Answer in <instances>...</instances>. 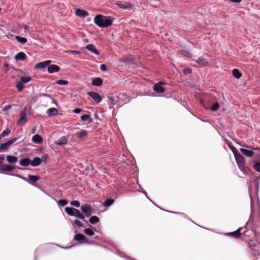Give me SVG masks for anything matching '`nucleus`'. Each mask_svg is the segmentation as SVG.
Returning <instances> with one entry per match:
<instances>
[{
  "label": "nucleus",
  "mask_w": 260,
  "mask_h": 260,
  "mask_svg": "<svg viewBox=\"0 0 260 260\" xmlns=\"http://www.w3.org/2000/svg\"><path fill=\"white\" fill-rule=\"evenodd\" d=\"M73 53H79V51H71Z\"/></svg>",
  "instance_id": "52"
},
{
  "label": "nucleus",
  "mask_w": 260,
  "mask_h": 260,
  "mask_svg": "<svg viewBox=\"0 0 260 260\" xmlns=\"http://www.w3.org/2000/svg\"><path fill=\"white\" fill-rule=\"evenodd\" d=\"M85 238V236L81 234L76 235L74 237V239L78 241H81Z\"/></svg>",
  "instance_id": "33"
},
{
  "label": "nucleus",
  "mask_w": 260,
  "mask_h": 260,
  "mask_svg": "<svg viewBox=\"0 0 260 260\" xmlns=\"http://www.w3.org/2000/svg\"><path fill=\"white\" fill-rule=\"evenodd\" d=\"M81 209L82 212L87 217H89L93 211L92 208L88 204L83 205L81 207Z\"/></svg>",
  "instance_id": "4"
},
{
  "label": "nucleus",
  "mask_w": 260,
  "mask_h": 260,
  "mask_svg": "<svg viewBox=\"0 0 260 260\" xmlns=\"http://www.w3.org/2000/svg\"><path fill=\"white\" fill-rule=\"evenodd\" d=\"M240 151L243 153L245 155L248 157H251L254 154V152L251 150H249L244 148H240Z\"/></svg>",
  "instance_id": "21"
},
{
  "label": "nucleus",
  "mask_w": 260,
  "mask_h": 260,
  "mask_svg": "<svg viewBox=\"0 0 260 260\" xmlns=\"http://www.w3.org/2000/svg\"><path fill=\"white\" fill-rule=\"evenodd\" d=\"M254 149H255V150H258V148H254Z\"/></svg>",
  "instance_id": "54"
},
{
  "label": "nucleus",
  "mask_w": 260,
  "mask_h": 260,
  "mask_svg": "<svg viewBox=\"0 0 260 260\" xmlns=\"http://www.w3.org/2000/svg\"><path fill=\"white\" fill-rule=\"evenodd\" d=\"M31 80V78L29 76H22L20 80L16 83V87L19 91H21L24 88L23 84L27 83Z\"/></svg>",
  "instance_id": "3"
},
{
  "label": "nucleus",
  "mask_w": 260,
  "mask_h": 260,
  "mask_svg": "<svg viewBox=\"0 0 260 260\" xmlns=\"http://www.w3.org/2000/svg\"><path fill=\"white\" fill-rule=\"evenodd\" d=\"M85 48L96 55H99V52L97 51L95 47L93 44H88L86 45L85 46Z\"/></svg>",
  "instance_id": "16"
},
{
  "label": "nucleus",
  "mask_w": 260,
  "mask_h": 260,
  "mask_svg": "<svg viewBox=\"0 0 260 260\" xmlns=\"http://www.w3.org/2000/svg\"><path fill=\"white\" fill-rule=\"evenodd\" d=\"M11 107V106H6V107H5L4 108V111H7L9 109H10Z\"/></svg>",
  "instance_id": "48"
},
{
  "label": "nucleus",
  "mask_w": 260,
  "mask_h": 260,
  "mask_svg": "<svg viewBox=\"0 0 260 260\" xmlns=\"http://www.w3.org/2000/svg\"><path fill=\"white\" fill-rule=\"evenodd\" d=\"M28 26L27 25H25L24 26V28L25 29V30H27L28 28Z\"/></svg>",
  "instance_id": "50"
},
{
  "label": "nucleus",
  "mask_w": 260,
  "mask_h": 260,
  "mask_svg": "<svg viewBox=\"0 0 260 260\" xmlns=\"http://www.w3.org/2000/svg\"><path fill=\"white\" fill-rule=\"evenodd\" d=\"M14 168L12 166L8 164H1L0 165V170L3 171H11L14 170Z\"/></svg>",
  "instance_id": "14"
},
{
  "label": "nucleus",
  "mask_w": 260,
  "mask_h": 260,
  "mask_svg": "<svg viewBox=\"0 0 260 260\" xmlns=\"http://www.w3.org/2000/svg\"><path fill=\"white\" fill-rule=\"evenodd\" d=\"M60 70V68L55 64H51L48 66V72L52 74L55 72H58Z\"/></svg>",
  "instance_id": "12"
},
{
  "label": "nucleus",
  "mask_w": 260,
  "mask_h": 260,
  "mask_svg": "<svg viewBox=\"0 0 260 260\" xmlns=\"http://www.w3.org/2000/svg\"><path fill=\"white\" fill-rule=\"evenodd\" d=\"M14 58L16 60H24L26 59V55L23 52H20L18 53Z\"/></svg>",
  "instance_id": "23"
},
{
  "label": "nucleus",
  "mask_w": 260,
  "mask_h": 260,
  "mask_svg": "<svg viewBox=\"0 0 260 260\" xmlns=\"http://www.w3.org/2000/svg\"><path fill=\"white\" fill-rule=\"evenodd\" d=\"M16 39L18 42L22 44H25L27 42V39L25 38L20 37L19 36H16Z\"/></svg>",
  "instance_id": "29"
},
{
  "label": "nucleus",
  "mask_w": 260,
  "mask_h": 260,
  "mask_svg": "<svg viewBox=\"0 0 260 260\" xmlns=\"http://www.w3.org/2000/svg\"><path fill=\"white\" fill-rule=\"evenodd\" d=\"M73 224H75L78 226H83V224L78 219H76L74 221Z\"/></svg>",
  "instance_id": "39"
},
{
  "label": "nucleus",
  "mask_w": 260,
  "mask_h": 260,
  "mask_svg": "<svg viewBox=\"0 0 260 260\" xmlns=\"http://www.w3.org/2000/svg\"><path fill=\"white\" fill-rule=\"evenodd\" d=\"M47 114H58V111L55 108H51L48 109Z\"/></svg>",
  "instance_id": "32"
},
{
  "label": "nucleus",
  "mask_w": 260,
  "mask_h": 260,
  "mask_svg": "<svg viewBox=\"0 0 260 260\" xmlns=\"http://www.w3.org/2000/svg\"><path fill=\"white\" fill-rule=\"evenodd\" d=\"M89 222L91 224H95L99 222V219L97 216H93L90 218Z\"/></svg>",
  "instance_id": "30"
},
{
  "label": "nucleus",
  "mask_w": 260,
  "mask_h": 260,
  "mask_svg": "<svg viewBox=\"0 0 260 260\" xmlns=\"http://www.w3.org/2000/svg\"><path fill=\"white\" fill-rule=\"evenodd\" d=\"M73 112L76 114H79L81 112V109L80 108H76L74 110Z\"/></svg>",
  "instance_id": "45"
},
{
  "label": "nucleus",
  "mask_w": 260,
  "mask_h": 260,
  "mask_svg": "<svg viewBox=\"0 0 260 260\" xmlns=\"http://www.w3.org/2000/svg\"><path fill=\"white\" fill-rule=\"evenodd\" d=\"M164 83L162 82H159L155 84L153 87V90L157 93H162L165 92V89L162 87Z\"/></svg>",
  "instance_id": "8"
},
{
  "label": "nucleus",
  "mask_w": 260,
  "mask_h": 260,
  "mask_svg": "<svg viewBox=\"0 0 260 260\" xmlns=\"http://www.w3.org/2000/svg\"><path fill=\"white\" fill-rule=\"evenodd\" d=\"M65 211L68 215L70 216H75L76 218L82 219L83 220H85L84 215L80 212L78 209L74 208L73 207H68L65 208Z\"/></svg>",
  "instance_id": "2"
},
{
  "label": "nucleus",
  "mask_w": 260,
  "mask_h": 260,
  "mask_svg": "<svg viewBox=\"0 0 260 260\" xmlns=\"http://www.w3.org/2000/svg\"><path fill=\"white\" fill-rule=\"evenodd\" d=\"M113 202H114L113 199H109L107 200L103 203V205L104 206L108 207V206H110L111 205H112L113 203Z\"/></svg>",
  "instance_id": "31"
},
{
  "label": "nucleus",
  "mask_w": 260,
  "mask_h": 260,
  "mask_svg": "<svg viewBox=\"0 0 260 260\" xmlns=\"http://www.w3.org/2000/svg\"><path fill=\"white\" fill-rule=\"evenodd\" d=\"M16 140L17 138H15L10 140V141L6 143L1 144L0 145V151L8 149L9 146L13 143H14L16 141Z\"/></svg>",
  "instance_id": "7"
},
{
  "label": "nucleus",
  "mask_w": 260,
  "mask_h": 260,
  "mask_svg": "<svg viewBox=\"0 0 260 260\" xmlns=\"http://www.w3.org/2000/svg\"><path fill=\"white\" fill-rule=\"evenodd\" d=\"M233 75L237 79H239L242 76V74L237 69H234L233 70Z\"/></svg>",
  "instance_id": "28"
},
{
  "label": "nucleus",
  "mask_w": 260,
  "mask_h": 260,
  "mask_svg": "<svg viewBox=\"0 0 260 260\" xmlns=\"http://www.w3.org/2000/svg\"><path fill=\"white\" fill-rule=\"evenodd\" d=\"M58 203L62 206H65L67 204V202L63 200H59Z\"/></svg>",
  "instance_id": "43"
},
{
  "label": "nucleus",
  "mask_w": 260,
  "mask_h": 260,
  "mask_svg": "<svg viewBox=\"0 0 260 260\" xmlns=\"http://www.w3.org/2000/svg\"><path fill=\"white\" fill-rule=\"evenodd\" d=\"M100 70L102 71H106V70H107L106 66L105 64H101L100 66Z\"/></svg>",
  "instance_id": "44"
},
{
  "label": "nucleus",
  "mask_w": 260,
  "mask_h": 260,
  "mask_svg": "<svg viewBox=\"0 0 260 260\" xmlns=\"http://www.w3.org/2000/svg\"><path fill=\"white\" fill-rule=\"evenodd\" d=\"M88 134V132L85 130H81L75 133V135L78 138L84 139Z\"/></svg>",
  "instance_id": "15"
},
{
  "label": "nucleus",
  "mask_w": 260,
  "mask_h": 260,
  "mask_svg": "<svg viewBox=\"0 0 260 260\" xmlns=\"http://www.w3.org/2000/svg\"><path fill=\"white\" fill-rule=\"evenodd\" d=\"M50 63L51 60H49L41 62L36 64L35 68L38 69H43L48 66Z\"/></svg>",
  "instance_id": "10"
},
{
  "label": "nucleus",
  "mask_w": 260,
  "mask_h": 260,
  "mask_svg": "<svg viewBox=\"0 0 260 260\" xmlns=\"http://www.w3.org/2000/svg\"><path fill=\"white\" fill-rule=\"evenodd\" d=\"M28 178L30 180L32 181L33 182H36L39 179L38 177L36 176H32V175H28Z\"/></svg>",
  "instance_id": "38"
},
{
  "label": "nucleus",
  "mask_w": 260,
  "mask_h": 260,
  "mask_svg": "<svg viewBox=\"0 0 260 260\" xmlns=\"http://www.w3.org/2000/svg\"><path fill=\"white\" fill-rule=\"evenodd\" d=\"M230 1L232 2L237 3H239L241 2V0H230Z\"/></svg>",
  "instance_id": "49"
},
{
  "label": "nucleus",
  "mask_w": 260,
  "mask_h": 260,
  "mask_svg": "<svg viewBox=\"0 0 260 260\" xmlns=\"http://www.w3.org/2000/svg\"><path fill=\"white\" fill-rule=\"evenodd\" d=\"M10 133V130L9 128H7L6 130L4 131L2 133V136L5 137L6 136L8 135Z\"/></svg>",
  "instance_id": "40"
},
{
  "label": "nucleus",
  "mask_w": 260,
  "mask_h": 260,
  "mask_svg": "<svg viewBox=\"0 0 260 260\" xmlns=\"http://www.w3.org/2000/svg\"><path fill=\"white\" fill-rule=\"evenodd\" d=\"M103 83V80L100 78H94L92 79V84L94 86H99Z\"/></svg>",
  "instance_id": "22"
},
{
  "label": "nucleus",
  "mask_w": 260,
  "mask_h": 260,
  "mask_svg": "<svg viewBox=\"0 0 260 260\" xmlns=\"http://www.w3.org/2000/svg\"><path fill=\"white\" fill-rule=\"evenodd\" d=\"M240 229H239L236 231L231 233V235L236 237H239L240 236Z\"/></svg>",
  "instance_id": "37"
},
{
  "label": "nucleus",
  "mask_w": 260,
  "mask_h": 260,
  "mask_svg": "<svg viewBox=\"0 0 260 260\" xmlns=\"http://www.w3.org/2000/svg\"><path fill=\"white\" fill-rule=\"evenodd\" d=\"M27 121V119L25 115H21L17 121V125L19 126L24 125Z\"/></svg>",
  "instance_id": "18"
},
{
  "label": "nucleus",
  "mask_w": 260,
  "mask_h": 260,
  "mask_svg": "<svg viewBox=\"0 0 260 260\" xmlns=\"http://www.w3.org/2000/svg\"><path fill=\"white\" fill-rule=\"evenodd\" d=\"M42 95L44 96L50 97V95L47 94H42Z\"/></svg>",
  "instance_id": "51"
},
{
  "label": "nucleus",
  "mask_w": 260,
  "mask_h": 260,
  "mask_svg": "<svg viewBox=\"0 0 260 260\" xmlns=\"http://www.w3.org/2000/svg\"><path fill=\"white\" fill-rule=\"evenodd\" d=\"M6 160L10 164H15L18 161V158L16 156L9 155L6 156Z\"/></svg>",
  "instance_id": "17"
},
{
  "label": "nucleus",
  "mask_w": 260,
  "mask_h": 260,
  "mask_svg": "<svg viewBox=\"0 0 260 260\" xmlns=\"http://www.w3.org/2000/svg\"><path fill=\"white\" fill-rule=\"evenodd\" d=\"M31 160L30 159L28 158H25L22 159L20 161V165L22 166H27L29 165H30Z\"/></svg>",
  "instance_id": "26"
},
{
  "label": "nucleus",
  "mask_w": 260,
  "mask_h": 260,
  "mask_svg": "<svg viewBox=\"0 0 260 260\" xmlns=\"http://www.w3.org/2000/svg\"><path fill=\"white\" fill-rule=\"evenodd\" d=\"M235 159L240 169L242 171L244 169V158L240 154L236 153L234 154Z\"/></svg>",
  "instance_id": "5"
},
{
  "label": "nucleus",
  "mask_w": 260,
  "mask_h": 260,
  "mask_svg": "<svg viewBox=\"0 0 260 260\" xmlns=\"http://www.w3.org/2000/svg\"><path fill=\"white\" fill-rule=\"evenodd\" d=\"M32 141L35 143L41 144L43 142V139L39 135L37 134L32 137Z\"/></svg>",
  "instance_id": "20"
},
{
  "label": "nucleus",
  "mask_w": 260,
  "mask_h": 260,
  "mask_svg": "<svg viewBox=\"0 0 260 260\" xmlns=\"http://www.w3.org/2000/svg\"><path fill=\"white\" fill-rule=\"evenodd\" d=\"M205 108L210 109L212 111H217L219 108V104L217 102L214 103L211 106L208 107H206Z\"/></svg>",
  "instance_id": "27"
},
{
  "label": "nucleus",
  "mask_w": 260,
  "mask_h": 260,
  "mask_svg": "<svg viewBox=\"0 0 260 260\" xmlns=\"http://www.w3.org/2000/svg\"><path fill=\"white\" fill-rule=\"evenodd\" d=\"M117 6L122 9H133V5L129 2H120L117 4Z\"/></svg>",
  "instance_id": "9"
},
{
  "label": "nucleus",
  "mask_w": 260,
  "mask_h": 260,
  "mask_svg": "<svg viewBox=\"0 0 260 260\" xmlns=\"http://www.w3.org/2000/svg\"><path fill=\"white\" fill-rule=\"evenodd\" d=\"M5 160V156L4 155H0V165L3 164V161Z\"/></svg>",
  "instance_id": "47"
},
{
  "label": "nucleus",
  "mask_w": 260,
  "mask_h": 260,
  "mask_svg": "<svg viewBox=\"0 0 260 260\" xmlns=\"http://www.w3.org/2000/svg\"><path fill=\"white\" fill-rule=\"evenodd\" d=\"M191 70L188 68L184 69L183 71L185 74H189L191 73Z\"/></svg>",
  "instance_id": "46"
},
{
  "label": "nucleus",
  "mask_w": 260,
  "mask_h": 260,
  "mask_svg": "<svg viewBox=\"0 0 260 260\" xmlns=\"http://www.w3.org/2000/svg\"><path fill=\"white\" fill-rule=\"evenodd\" d=\"M81 119L86 124L89 123H90L92 121V119L89 117V115H82L81 116Z\"/></svg>",
  "instance_id": "24"
},
{
  "label": "nucleus",
  "mask_w": 260,
  "mask_h": 260,
  "mask_svg": "<svg viewBox=\"0 0 260 260\" xmlns=\"http://www.w3.org/2000/svg\"><path fill=\"white\" fill-rule=\"evenodd\" d=\"M68 140L66 137H61L58 141H56L55 143L59 146H63L67 143Z\"/></svg>",
  "instance_id": "19"
},
{
  "label": "nucleus",
  "mask_w": 260,
  "mask_h": 260,
  "mask_svg": "<svg viewBox=\"0 0 260 260\" xmlns=\"http://www.w3.org/2000/svg\"><path fill=\"white\" fill-rule=\"evenodd\" d=\"M71 204L77 207H79L80 206L79 202L78 201H73L71 203Z\"/></svg>",
  "instance_id": "42"
},
{
  "label": "nucleus",
  "mask_w": 260,
  "mask_h": 260,
  "mask_svg": "<svg viewBox=\"0 0 260 260\" xmlns=\"http://www.w3.org/2000/svg\"><path fill=\"white\" fill-rule=\"evenodd\" d=\"M253 167L256 171L260 172V162L255 164Z\"/></svg>",
  "instance_id": "41"
},
{
  "label": "nucleus",
  "mask_w": 260,
  "mask_h": 260,
  "mask_svg": "<svg viewBox=\"0 0 260 260\" xmlns=\"http://www.w3.org/2000/svg\"><path fill=\"white\" fill-rule=\"evenodd\" d=\"M196 62L202 67L206 66L208 64V60L203 57H199L198 59L196 60Z\"/></svg>",
  "instance_id": "13"
},
{
  "label": "nucleus",
  "mask_w": 260,
  "mask_h": 260,
  "mask_svg": "<svg viewBox=\"0 0 260 260\" xmlns=\"http://www.w3.org/2000/svg\"><path fill=\"white\" fill-rule=\"evenodd\" d=\"M84 233L87 235L92 236L94 235V232L89 229H86L84 230Z\"/></svg>",
  "instance_id": "35"
},
{
  "label": "nucleus",
  "mask_w": 260,
  "mask_h": 260,
  "mask_svg": "<svg viewBox=\"0 0 260 260\" xmlns=\"http://www.w3.org/2000/svg\"><path fill=\"white\" fill-rule=\"evenodd\" d=\"M56 83L58 85H65L68 84V81L64 80H59L56 81Z\"/></svg>",
  "instance_id": "36"
},
{
  "label": "nucleus",
  "mask_w": 260,
  "mask_h": 260,
  "mask_svg": "<svg viewBox=\"0 0 260 260\" xmlns=\"http://www.w3.org/2000/svg\"><path fill=\"white\" fill-rule=\"evenodd\" d=\"M75 14L77 16L82 18H84L88 15V13L86 11L80 9H77Z\"/></svg>",
  "instance_id": "11"
},
{
  "label": "nucleus",
  "mask_w": 260,
  "mask_h": 260,
  "mask_svg": "<svg viewBox=\"0 0 260 260\" xmlns=\"http://www.w3.org/2000/svg\"><path fill=\"white\" fill-rule=\"evenodd\" d=\"M5 66L6 67H8V64H5Z\"/></svg>",
  "instance_id": "53"
},
{
  "label": "nucleus",
  "mask_w": 260,
  "mask_h": 260,
  "mask_svg": "<svg viewBox=\"0 0 260 260\" xmlns=\"http://www.w3.org/2000/svg\"><path fill=\"white\" fill-rule=\"evenodd\" d=\"M42 160L39 157H35L32 161H31L30 165L32 166H37L41 164Z\"/></svg>",
  "instance_id": "25"
},
{
  "label": "nucleus",
  "mask_w": 260,
  "mask_h": 260,
  "mask_svg": "<svg viewBox=\"0 0 260 260\" xmlns=\"http://www.w3.org/2000/svg\"><path fill=\"white\" fill-rule=\"evenodd\" d=\"M87 94L90 96L91 99L96 103L99 104L102 101V98L97 92L93 91H90L87 93Z\"/></svg>",
  "instance_id": "6"
},
{
  "label": "nucleus",
  "mask_w": 260,
  "mask_h": 260,
  "mask_svg": "<svg viewBox=\"0 0 260 260\" xmlns=\"http://www.w3.org/2000/svg\"><path fill=\"white\" fill-rule=\"evenodd\" d=\"M94 22L100 27H107L112 25L113 19L111 17L97 15L94 18Z\"/></svg>",
  "instance_id": "1"
},
{
  "label": "nucleus",
  "mask_w": 260,
  "mask_h": 260,
  "mask_svg": "<svg viewBox=\"0 0 260 260\" xmlns=\"http://www.w3.org/2000/svg\"><path fill=\"white\" fill-rule=\"evenodd\" d=\"M180 53L184 56H186V57H191V55L190 54V53L187 51H186V50H182L181 51H180Z\"/></svg>",
  "instance_id": "34"
}]
</instances>
